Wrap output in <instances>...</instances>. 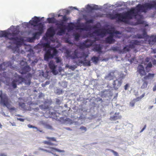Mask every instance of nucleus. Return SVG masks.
Instances as JSON below:
<instances>
[{
  "instance_id": "nucleus-57",
  "label": "nucleus",
  "mask_w": 156,
  "mask_h": 156,
  "mask_svg": "<svg viewBox=\"0 0 156 156\" xmlns=\"http://www.w3.org/2000/svg\"><path fill=\"white\" fill-rule=\"evenodd\" d=\"M152 63L154 65H156V59H154L153 60Z\"/></svg>"
},
{
  "instance_id": "nucleus-34",
  "label": "nucleus",
  "mask_w": 156,
  "mask_h": 156,
  "mask_svg": "<svg viewBox=\"0 0 156 156\" xmlns=\"http://www.w3.org/2000/svg\"><path fill=\"white\" fill-rule=\"evenodd\" d=\"M39 123L40 125H43L44 127L48 123L47 121L44 120L41 121Z\"/></svg>"
},
{
  "instance_id": "nucleus-17",
  "label": "nucleus",
  "mask_w": 156,
  "mask_h": 156,
  "mask_svg": "<svg viewBox=\"0 0 156 156\" xmlns=\"http://www.w3.org/2000/svg\"><path fill=\"white\" fill-rule=\"evenodd\" d=\"M148 42L150 45H153L156 42V36H152L147 38Z\"/></svg>"
},
{
  "instance_id": "nucleus-53",
  "label": "nucleus",
  "mask_w": 156,
  "mask_h": 156,
  "mask_svg": "<svg viewBox=\"0 0 156 156\" xmlns=\"http://www.w3.org/2000/svg\"><path fill=\"white\" fill-rule=\"evenodd\" d=\"M150 60V58L148 57H147L145 60V62L146 63L149 62Z\"/></svg>"
},
{
  "instance_id": "nucleus-23",
  "label": "nucleus",
  "mask_w": 156,
  "mask_h": 156,
  "mask_svg": "<svg viewBox=\"0 0 156 156\" xmlns=\"http://www.w3.org/2000/svg\"><path fill=\"white\" fill-rule=\"evenodd\" d=\"M83 18L86 21V24L93 23L94 22V20L93 19H88L85 15L83 16Z\"/></svg>"
},
{
  "instance_id": "nucleus-7",
  "label": "nucleus",
  "mask_w": 156,
  "mask_h": 156,
  "mask_svg": "<svg viewBox=\"0 0 156 156\" xmlns=\"http://www.w3.org/2000/svg\"><path fill=\"white\" fill-rule=\"evenodd\" d=\"M14 79L11 83V86L13 88L15 89L17 87V84L24 82L26 85H29L30 84V80H25L20 76L17 73H15L14 75Z\"/></svg>"
},
{
  "instance_id": "nucleus-51",
  "label": "nucleus",
  "mask_w": 156,
  "mask_h": 156,
  "mask_svg": "<svg viewBox=\"0 0 156 156\" xmlns=\"http://www.w3.org/2000/svg\"><path fill=\"white\" fill-rule=\"evenodd\" d=\"M63 12H65L66 14H68L69 13V10H66V9H64L62 10Z\"/></svg>"
},
{
  "instance_id": "nucleus-24",
  "label": "nucleus",
  "mask_w": 156,
  "mask_h": 156,
  "mask_svg": "<svg viewBox=\"0 0 156 156\" xmlns=\"http://www.w3.org/2000/svg\"><path fill=\"white\" fill-rule=\"evenodd\" d=\"M39 107L41 109L44 110L48 109L49 108L48 105L45 104L40 105Z\"/></svg>"
},
{
  "instance_id": "nucleus-62",
  "label": "nucleus",
  "mask_w": 156,
  "mask_h": 156,
  "mask_svg": "<svg viewBox=\"0 0 156 156\" xmlns=\"http://www.w3.org/2000/svg\"><path fill=\"white\" fill-rule=\"evenodd\" d=\"M114 6V5H110V4H109L108 5H107L108 8H110L111 7H113Z\"/></svg>"
},
{
  "instance_id": "nucleus-37",
  "label": "nucleus",
  "mask_w": 156,
  "mask_h": 156,
  "mask_svg": "<svg viewBox=\"0 0 156 156\" xmlns=\"http://www.w3.org/2000/svg\"><path fill=\"white\" fill-rule=\"evenodd\" d=\"M43 143H44V144L51 145H54L53 143H52L50 142L49 141H43Z\"/></svg>"
},
{
  "instance_id": "nucleus-58",
  "label": "nucleus",
  "mask_w": 156,
  "mask_h": 156,
  "mask_svg": "<svg viewBox=\"0 0 156 156\" xmlns=\"http://www.w3.org/2000/svg\"><path fill=\"white\" fill-rule=\"evenodd\" d=\"M146 125H145L144 127L141 129V130L140 131V133L142 132L146 128Z\"/></svg>"
},
{
  "instance_id": "nucleus-14",
  "label": "nucleus",
  "mask_w": 156,
  "mask_h": 156,
  "mask_svg": "<svg viewBox=\"0 0 156 156\" xmlns=\"http://www.w3.org/2000/svg\"><path fill=\"white\" fill-rule=\"evenodd\" d=\"M20 64H25V66L22 68L21 70L20 71L21 74H25L30 71V68L29 66L27 65L26 63L23 61L21 62Z\"/></svg>"
},
{
  "instance_id": "nucleus-28",
  "label": "nucleus",
  "mask_w": 156,
  "mask_h": 156,
  "mask_svg": "<svg viewBox=\"0 0 156 156\" xmlns=\"http://www.w3.org/2000/svg\"><path fill=\"white\" fill-rule=\"evenodd\" d=\"M91 60L95 64L97 63L99 60V58L98 57L94 56L91 58Z\"/></svg>"
},
{
  "instance_id": "nucleus-60",
  "label": "nucleus",
  "mask_w": 156,
  "mask_h": 156,
  "mask_svg": "<svg viewBox=\"0 0 156 156\" xmlns=\"http://www.w3.org/2000/svg\"><path fill=\"white\" fill-rule=\"evenodd\" d=\"M153 91H154L156 90V84L154 86L153 88Z\"/></svg>"
},
{
  "instance_id": "nucleus-26",
  "label": "nucleus",
  "mask_w": 156,
  "mask_h": 156,
  "mask_svg": "<svg viewBox=\"0 0 156 156\" xmlns=\"http://www.w3.org/2000/svg\"><path fill=\"white\" fill-rule=\"evenodd\" d=\"M66 68H69L71 70L73 71L76 68V66H70L68 64H66Z\"/></svg>"
},
{
  "instance_id": "nucleus-39",
  "label": "nucleus",
  "mask_w": 156,
  "mask_h": 156,
  "mask_svg": "<svg viewBox=\"0 0 156 156\" xmlns=\"http://www.w3.org/2000/svg\"><path fill=\"white\" fill-rule=\"evenodd\" d=\"M44 128L48 129H52V126L48 123L44 127Z\"/></svg>"
},
{
  "instance_id": "nucleus-4",
  "label": "nucleus",
  "mask_w": 156,
  "mask_h": 156,
  "mask_svg": "<svg viewBox=\"0 0 156 156\" xmlns=\"http://www.w3.org/2000/svg\"><path fill=\"white\" fill-rule=\"evenodd\" d=\"M80 50L76 49L74 52L67 51V56L75 59V62L77 66H81L83 65L85 66H90L91 65L90 61L86 60L89 54V51L87 50L86 51L81 50V53H79Z\"/></svg>"
},
{
  "instance_id": "nucleus-1",
  "label": "nucleus",
  "mask_w": 156,
  "mask_h": 156,
  "mask_svg": "<svg viewBox=\"0 0 156 156\" xmlns=\"http://www.w3.org/2000/svg\"><path fill=\"white\" fill-rule=\"evenodd\" d=\"M68 29L69 31H73V36L75 40L77 41L79 38L82 36V33L83 31L88 32L91 35L90 39H87L80 46L79 53H81V50L87 51V49L84 50L85 48H88L95 44V41H98L100 37H104L106 33L109 34V36L105 39V41L107 43L111 44L114 42L113 37H120L119 35L121 34V33L115 30L114 26L113 25H108L107 29L105 31H103L99 29L91 33L90 29L94 27L89 25H86L82 23L78 26H76L74 23L70 22L68 24Z\"/></svg>"
},
{
  "instance_id": "nucleus-11",
  "label": "nucleus",
  "mask_w": 156,
  "mask_h": 156,
  "mask_svg": "<svg viewBox=\"0 0 156 156\" xmlns=\"http://www.w3.org/2000/svg\"><path fill=\"white\" fill-rule=\"evenodd\" d=\"M116 72V71L115 70H112L109 71L105 76V79L106 80L109 81L113 80L116 77L115 75Z\"/></svg>"
},
{
  "instance_id": "nucleus-19",
  "label": "nucleus",
  "mask_w": 156,
  "mask_h": 156,
  "mask_svg": "<svg viewBox=\"0 0 156 156\" xmlns=\"http://www.w3.org/2000/svg\"><path fill=\"white\" fill-rule=\"evenodd\" d=\"M96 41H95V44L94 46V49L96 51L100 52H101L102 47L100 44H96Z\"/></svg>"
},
{
  "instance_id": "nucleus-21",
  "label": "nucleus",
  "mask_w": 156,
  "mask_h": 156,
  "mask_svg": "<svg viewBox=\"0 0 156 156\" xmlns=\"http://www.w3.org/2000/svg\"><path fill=\"white\" fill-rule=\"evenodd\" d=\"M27 51L29 52V53L27 54V56L28 57H33L34 56V52L30 47H29V49L27 50Z\"/></svg>"
},
{
  "instance_id": "nucleus-40",
  "label": "nucleus",
  "mask_w": 156,
  "mask_h": 156,
  "mask_svg": "<svg viewBox=\"0 0 156 156\" xmlns=\"http://www.w3.org/2000/svg\"><path fill=\"white\" fill-rule=\"evenodd\" d=\"M80 129L81 130V131H83L84 132L86 131L87 130V128L84 126H81Z\"/></svg>"
},
{
  "instance_id": "nucleus-50",
  "label": "nucleus",
  "mask_w": 156,
  "mask_h": 156,
  "mask_svg": "<svg viewBox=\"0 0 156 156\" xmlns=\"http://www.w3.org/2000/svg\"><path fill=\"white\" fill-rule=\"evenodd\" d=\"M27 126L28 128H32L33 129V128H35V126H34L30 124H28L27 125Z\"/></svg>"
},
{
  "instance_id": "nucleus-36",
  "label": "nucleus",
  "mask_w": 156,
  "mask_h": 156,
  "mask_svg": "<svg viewBox=\"0 0 156 156\" xmlns=\"http://www.w3.org/2000/svg\"><path fill=\"white\" fill-rule=\"evenodd\" d=\"M145 95L144 94H143L141 96H140V97H139L136 99H134V100H135L136 101H138L140 100L141 98H143Z\"/></svg>"
},
{
  "instance_id": "nucleus-55",
  "label": "nucleus",
  "mask_w": 156,
  "mask_h": 156,
  "mask_svg": "<svg viewBox=\"0 0 156 156\" xmlns=\"http://www.w3.org/2000/svg\"><path fill=\"white\" fill-rule=\"evenodd\" d=\"M103 8L105 9H108L107 4H104L103 6Z\"/></svg>"
},
{
  "instance_id": "nucleus-42",
  "label": "nucleus",
  "mask_w": 156,
  "mask_h": 156,
  "mask_svg": "<svg viewBox=\"0 0 156 156\" xmlns=\"http://www.w3.org/2000/svg\"><path fill=\"white\" fill-rule=\"evenodd\" d=\"M136 101L135 100H134V99L133 100V101H132L130 103V106L132 107H133L135 105V102H136Z\"/></svg>"
},
{
  "instance_id": "nucleus-56",
  "label": "nucleus",
  "mask_w": 156,
  "mask_h": 156,
  "mask_svg": "<svg viewBox=\"0 0 156 156\" xmlns=\"http://www.w3.org/2000/svg\"><path fill=\"white\" fill-rule=\"evenodd\" d=\"M0 113L2 115L5 117L8 116V115H6L5 112H1Z\"/></svg>"
},
{
  "instance_id": "nucleus-52",
  "label": "nucleus",
  "mask_w": 156,
  "mask_h": 156,
  "mask_svg": "<svg viewBox=\"0 0 156 156\" xmlns=\"http://www.w3.org/2000/svg\"><path fill=\"white\" fill-rule=\"evenodd\" d=\"M38 150H41V151H44V152H46V151H47V150L43 149L42 148L40 147H39Z\"/></svg>"
},
{
  "instance_id": "nucleus-47",
  "label": "nucleus",
  "mask_w": 156,
  "mask_h": 156,
  "mask_svg": "<svg viewBox=\"0 0 156 156\" xmlns=\"http://www.w3.org/2000/svg\"><path fill=\"white\" fill-rule=\"evenodd\" d=\"M129 87V85L128 83L126 84V85L124 86V89L125 90H128V88Z\"/></svg>"
},
{
  "instance_id": "nucleus-63",
  "label": "nucleus",
  "mask_w": 156,
  "mask_h": 156,
  "mask_svg": "<svg viewBox=\"0 0 156 156\" xmlns=\"http://www.w3.org/2000/svg\"><path fill=\"white\" fill-rule=\"evenodd\" d=\"M47 147V148H49V149H51L53 150H55V148L53 147Z\"/></svg>"
},
{
  "instance_id": "nucleus-44",
  "label": "nucleus",
  "mask_w": 156,
  "mask_h": 156,
  "mask_svg": "<svg viewBox=\"0 0 156 156\" xmlns=\"http://www.w3.org/2000/svg\"><path fill=\"white\" fill-rule=\"evenodd\" d=\"M55 150L57 152H60V153H61V152L64 153L65 152V151L64 150H59V149H58L56 148H55Z\"/></svg>"
},
{
  "instance_id": "nucleus-10",
  "label": "nucleus",
  "mask_w": 156,
  "mask_h": 156,
  "mask_svg": "<svg viewBox=\"0 0 156 156\" xmlns=\"http://www.w3.org/2000/svg\"><path fill=\"white\" fill-rule=\"evenodd\" d=\"M11 66V62H4L0 65V75H2V73H4L6 72L5 70H9V68Z\"/></svg>"
},
{
  "instance_id": "nucleus-27",
  "label": "nucleus",
  "mask_w": 156,
  "mask_h": 156,
  "mask_svg": "<svg viewBox=\"0 0 156 156\" xmlns=\"http://www.w3.org/2000/svg\"><path fill=\"white\" fill-rule=\"evenodd\" d=\"M59 84L60 85V86L63 88H66L67 87V83L66 81H63L61 83H59Z\"/></svg>"
},
{
  "instance_id": "nucleus-45",
  "label": "nucleus",
  "mask_w": 156,
  "mask_h": 156,
  "mask_svg": "<svg viewBox=\"0 0 156 156\" xmlns=\"http://www.w3.org/2000/svg\"><path fill=\"white\" fill-rule=\"evenodd\" d=\"M56 103L57 104L60 105L61 103V101L59 99L56 98Z\"/></svg>"
},
{
  "instance_id": "nucleus-12",
  "label": "nucleus",
  "mask_w": 156,
  "mask_h": 156,
  "mask_svg": "<svg viewBox=\"0 0 156 156\" xmlns=\"http://www.w3.org/2000/svg\"><path fill=\"white\" fill-rule=\"evenodd\" d=\"M48 65L52 73L55 75L58 74V72L56 69L57 66L55 65V62L53 61H51Z\"/></svg>"
},
{
  "instance_id": "nucleus-3",
  "label": "nucleus",
  "mask_w": 156,
  "mask_h": 156,
  "mask_svg": "<svg viewBox=\"0 0 156 156\" xmlns=\"http://www.w3.org/2000/svg\"><path fill=\"white\" fill-rule=\"evenodd\" d=\"M136 7V8L132 9L125 15H119V17L122 20H125L126 18L131 19L134 18L136 20L137 24L145 25V27L148 26V25L146 23V22L142 20L143 16L141 15V12H146L147 9L152 8L156 9V1H153L151 3H146L142 5L138 4Z\"/></svg>"
},
{
  "instance_id": "nucleus-33",
  "label": "nucleus",
  "mask_w": 156,
  "mask_h": 156,
  "mask_svg": "<svg viewBox=\"0 0 156 156\" xmlns=\"http://www.w3.org/2000/svg\"><path fill=\"white\" fill-rule=\"evenodd\" d=\"M55 59L56 62L57 63H59L61 64H62V60L61 59L60 57H57L55 58Z\"/></svg>"
},
{
  "instance_id": "nucleus-64",
  "label": "nucleus",
  "mask_w": 156,
  "mask_h": 156,
  "mask_svg": "<svg viewBox=\"0 0 156 156\" xmlns=\"http://www.w3.org/2000/svg\"><path fill=\"white\" fill-rule=\"evenodd\" d=\"M62 70H63V69H62V68L61 67H59V68L58 71L59 72H61Z\"/></svg>"
},
{
  "instance_id": "nucleus-2",
  "label": "nucleus",
  "mask_w": 156,
  "mask_h": 156,
  "mask_svg": "<svg viewBox=\"0 0 156 156\" xmlns=\"http://www.w3.org/2000/svg\"><path fill=\"white\" fill-rule=\"evenodd\" d=\"M47 21L49 23H55L57 25L59 26L58 27V30L56 34L55 29L53 28H50L49 31L43 37V40L37 46V48H43V49L46 51L44 59L48 61L50 58H53L57 54L58 51L56 48H58L60 46L58 37V35L64 34L66 29L60 27L63 25V23L57 21L54 17H49L47 19Z\"/></svg>"
},
{
  "instance_id": "nucleus-61",
  "label": "nucleus",
  "mask_w": 156,
  "mask_h": 156,
  "mask_svg": "<svg viewBox=\"0 0 156 156\" xmlns=\"http://www.w3.org/2000/svg\"><path fill=\"white\" fill-rule=\"evenodd\" d=\"M135 1H132V2H130V1L129 2V4L130 5H133L134 3L135 2Z\"/></svg>"
},
{
  "instance_id": "nucleus-13",
  "label": "nucleus",
  "mask_w": 156,
  "mask_h": 156,
  "mask_svg": "<svg viewBox=\"0 0 156 156\" xmlns=\"http://www.w3.org/2000/svg\"><path fill=\"white\" fill-rule=\"evenodd\" d=\"M122 82L121 80H119V79L117 78L115 80L113 81L112 84L113 87L115 90H117L121 86Z\"/></svg>"
},
{
  "instance_id": "nucleus-5",
  "label": "nucleus",
  "mask_w": 156,
  "mask_h": 156,
  "mask_svg": "<svg viewBox=\"0 0 156 156\" xmlns=\"http://www.w3.org/2000/svg\"><path fill=\"white\" fill-rule=\"evenodd\" d=\"M19 33L18 31H14L12 34L5 31H0V37H5L11 41L10 43L14 44V53L19 52V48L21 44V39L18 35Z\"/></svg>"
},
{
  "instance_id": "nucleus-9",
  "label": "nucleus",
  "mask_w": 156,
  "mask_h": 156,
  "mask_svg": "<svg viewBox=\"0 0 156 156\" xmlns=\"http://www.w3.org/2000/svg\"><path fill=\"white\" fill-rule=\"evenodd\" d=\"M137 71L141 76H145L144 77L145 80L152 79L153 78L154 75V74L151 73H148L147 75H146V73L144 70V67L142 65H139L137 67Z\"/></svg>"
},
{
  "instance_id": "nucleus-30",
  "label": "nucleus",
  "mask_w": 156,
  "mask_h": 156,
  "mask_svg": "<svg viewBox=\"0 0 156 156\" xmlns=\"http://www.w3.org/2000/svg\"><path fill=\"white\" fill-rule=\"evenodd\" d=\"M106 16L112 19H115L116 18V16L112 14H108L106 15Z\"/></svg>"
},
{
  "instance_id": "nucleus-49",
  "label": "nucleus",
  "mask_w": 156,
  "mask_h": 156,
  "mask_svg": "<svg viewBox=\"0 0 156 156\" xmlns=\"http://www.w3.org/2000/svg\"><path fill=\"white\" fill-rule=\"evenodd\" d=\"M63 19L65 22H66L68 20V18L66 16H63Z\"/></svg>"
},
{
  "instance_id": "nucleus-35",
  "label": "nucleus",
  "mask_w": 156,
  "mask_h": 156,
  "mask_svg": "<svg viewBox=\"0 0 156 156\" xmlns=\"http://www.w3.org/2000/svg\"><path fill=\"white\" fill-rule=\"evenodd\" d=\"M106 150H108L112 152L113 153L114 155L115 156H119L118 153L116 151H114L112 150L109 149H106Z\"/></svg>"
},
{
  "instance_id": "nucleus-31",
  "label": "nucleus",
  "mask_w": 156,
  "mask_h": 156,
  "mask_svg": "<svg viewBox=\"0 0 156 156\" xmlns=\"http://www.w3.org/2000/svg\"><path fill=\"white\" fill-rule=\"evenodd\" d=\"M148 83L146 81H144L142 86L141 87V89H145L147 88Z\"/></svg>"
},
{
  "instance_id": "nucleus-43",
  "label": "nucleus",
  "mask_w": 156,
  "mask_h": 156,
  "mask_svg": "<svg viewBox=\"0 0 156 156\" xmlns=\"http://www.w3.org/2000/svg\"><path fill=\"white\" fill-rule=\"evenodd\" d=\"M46 138L48 139H51L52 141H56V140L54 137H46Z\"/></svg>"
},
{
  "instance_id": "nucleus-25",
  "label": "nucleus",
  "mask_w": 156,
  "mask_h": 156,
  "mask_svg": "<svg viewBox=\"0 0 156 156\" xmlns=\"http://www.w3.org/2000/svg\"><path fill=\"white\" fill-rule=\"evenodd\" d=\"M55 92L56 94L59 95L62 94L64 92V91L61 89L57 88L55 90Z\"/></svg>"
},
{
  "instance_id": "nucleus-41",
  "label": "nucleus",
  "mask_w": 156,
  "mask_h": 156,
  "mask_svg": "<svg viewBox=\"0 0 156 156\" xmlns=\"http://www.w3.org/2000/svg\"><path fill=\"white\" fill-rule=\"evenodd\" d=\"M112 50L114 51H116L119 50V48L117 47H112L111 48Z\"/></svg>"
},
{
  "instance_id": "nucleus-18",
  "label": "nucleus",
  "mask_w": 156,
  "mask_h": 156,
  "mask_svg": "<svg viewBox=\"0 0 156 156\" xmlns=\"http://www.w3.org/2000/svg\"><path fill=\"white\" fill-rule=\"evenodd\" d=\"M119 114V112H115L114 115L111 117V119L112 120H116L118 119H120L121 118V116Z\"/></svg>"
},
{
  "instance_id": "nucleus-46",
  "label": "nucleus",
  "mask_w": 156,
  "mask_h": 156,
  "mask_svg": "<svg viewBox=\"0 0 156 156\" xmlns=\"http://www.w3.org/2000/svg\"><path fill=\"white\" fill-rule=\"evenodd\" d=\"M35 128H36H36H33L34 129V131H38L40 132H41L42 133H44L43 132V131L42 130H41L39 129L37 127H35Z\"/></svg>"
},
{
  "instance_id": "nucleus-59",
  "label": "nucleus",
  "mask_w": 156,
  "mask_h": 156,
  "mask_svg": "<svg viewBox=\"0 0 156 156\" xmlns=\"http://www.w3.org/2000/svg\"><path fill=\"white\" fill-rule=\"evenodd\" d=\"M70 9H75L76 10H78V9H77V8H76V7H70Z\"/></svg>"
},
{
  "instance_id": "nucleus-29",
  "label": "nucleus",
  "mask_w": 156,
  "mask_h": 156,
  "mask_svg": "<svg viewBox=\"0 0 156 156\" xmlns=\"http://www.w3.org/2000/svg\"><path fill=\"white\" fill-rule=\"evenodd\" d=\"M147 36V33L145 30H143V33L142 35H140L138 37L139 38H142L143 37H145Z\"/></svg>"
},
{
  "instance_id": "nucleus-15",
  "label": "nucleus",
  "mask_w": 156,
  "mask_h": 156,
  "mask_svg": "<svg viewBox=\"0 0 156 156\" xmlns=\"http://www.w3.org/2000/svg\"><path fill=\"white\" fill-rule=\"evenodd\" d=\"M101 6L96 5L92 4L90 5L89 4L87 5L86 9L89 12H91L93 10H98L101 9Z\"/></svg>"
},
{
  "instance_id": "nucleus-32",
  "label": "nucleus",
  "mask_w": 156,
  "mask_h": 156,
  "mask_svg": "<svg viewBox=\"0 0 156 156\" xmlns=\"http://www.w3.org/2000/svg\"><path fill=\"white\" fill-rule=\"evenodd\" d=\"M125 75H124L123 73H121L119 75L117 79H119V80H122L125 78Z\"/></svg>"
},
{
  "instance_id": "nucleus-48",
  "label": "nucleus",
  "mask_w": 156,
  "mask_h": 156,
  "mask_svg": "<svg viewBox=\"0 0 156 156\" xmlns=\"http://www.w3.org/2000/svg\"><path fill=\"white\" fill-rule=\"evenodd\" d=\"M38 60L37 59H36L34 61H32L31 64L32 66L34 65L36 63H37L38 62Z\"/></svg>"
},
{
  "instance_id": "nucleus-38",
  "label": "nucleus",
  "mask_w": 156,
  "mask_h": 156,
  "mask_svg": "<svg viewBox=\"0 0 156 156\" xmlns=\"http://www.w3.org/2000/svg\"><path fill=\"white\" fill-rule=\"evenodd\" d=\"M123 2H120V3H117L116 4H115L114 5H116L115 7H121L122 5Z\"/></svg>"
},
{
  "instance_id": "nucleus-22",
  "label": "nucleus",
  "mask_w": 156,
  "mask_h": 156,
  "mask_svg": "<svg viewBox=\"0 0 156 156\" xmlns=\"http://www.w3.org/2000/svg\"><path fill=\"white\" fill-rule=\"evenodd\" d=\"M152 67V63L151 62H150L147 64L146 66L145 67L146 73H148L149 72L150 70V69Z\"/></svg>"
},
{
  "instance_id": "nucleus-20",
  "label": "nucleus",
  "mask_w": 156,
  "mask_h": 156,
  "mask_svg": "<svg viewBox=\"0 0 156 156\" xmlns=\"http://www.w3.org/2000/svg\"><path fill=\"white\" fill-rule=\"evenodd\" d=\"M132 47L130 46H126L124 47L122 50L120 51V52L122 53H124L125 51H129Z\"/></svg>"
},
{
  "instance_id": "nucleus-6",
  "label": "nucleus",
  "mask_w": 156,
  "mask_h": 156,
  "mask_svg": "<svg viewBox=\"0 0 156 156\" xmlns=\"http://www.w3.org/2000/svg\"><path fill=\"white\" fill-rule=\"evenodd\" d=\"M43 17L41 19L40 17L35 16L32 20H30L29 23H25L24 24L27 27L28 26L29 23L30 24L32 25L33 26L34 28L38 31L37 32L34 33L32 34V37L29 39V41L30 42H33L36 39H38L41 34L43 32L44 25L43 23H39L41 20V19L44 18Z\"/></svg>"
},
{
  "instance_id": "nucleus-16",
  "label": "nucleus",
  "mask_w": 156,
  "mask_h": 156,
  "mask_svg": "<svg viewBox=\"0 0 156 156\" xmlns=\"http://www.w3.org/2000/svg\"><path fill=\"white\" fill-rule=\"evenodd\" d=\"M112 90L109 89L105 90L101 92V95L102 97H108L111 95Z\"/></svg>"
},
{
  "instance_id": "nucleus-8",
  "label": "nucleus",
  "mask_w": 156,
  "mask_h": 156,
  "mask_svg": "<svg viewBox=\"0 0 156 156\" xmlns=\"http://www.w3.org/2000/svg\"><path fill=\"white\" fill-rule=\"evenodd\" d=\"M0 92L1 94L0 96V104L6 107L9 110L10 112L15 110L16 108H15L14 107L10 108L9 99L8 96L6 94H2L1 91Z\"/></svg>"
},
{
  "instance_id": "nucleus-54",
  "label": "nucleus",
  "mask_w": 156,
  "mask_h": 156,
  "mask_svg": "<svg viewBox=\"0 0 156 156\" xmlns=\"http://www.w3.org/2000/svg\"><path fill=\"white\" fill-rule=\"evenodd\" d=\"M17 120H19L22 122H23L24 121V119H23L22 118H17Z\"/></svg>"
}]
</instances>
